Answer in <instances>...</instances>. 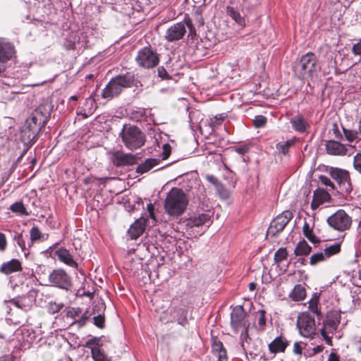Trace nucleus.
<instances>
[{"mask_svg": "<svg viewBox=\"0 0 361 361\" xmlns=\"http://www.w3.org/2000/svg\"><path fill=\"white\" fill-rule=\"evenodd\" d=\"M135 80V74L129 71L112 78L102 90V98L111 100L119 96L125 89L132 87L134 85Z\"/></svg>", "mask_w": 361, "mask_h": 361, "instance_id": "1", "label": "nucleus"}, {"mask_svg": "<svg viewBox=\"0 0 361 361\" xmlns=\"http://www.w3.org/2000/svg\"><path fill=\"white\" fill-rule=\"evenodd\" d=\"M318 59L313 52L302 55L293 68L295 75L302 80L312 79L319 69Z\"/></svg>", "mask_w": 361, "mask_h": 361, "instance_id": "2", "label": "nucleus"}, {"mask_svg": "<svg viewBox=\"0 0 361 361\" xmlns=\"http://www.w3.org/2000/svg\"><path fill=\"white\" fill-rule=\"evenodd\" d=\"M188 200L183 191L177 188H172L166 197L164 209L171 216H179L186 209Z\"/></svg>", "mask_w": 361, "mask_h": 361, "instance_id": "3", "label": "nucleus"}, {"mask_svg": "<svg viewBox=\"0 0 361 361\" xmlns=\"http://www.w3.org/2000/svg\"><path fill=\"white\" fill-rule=\"evenodd\" d=\"M120 135L124 145L132 151L142 147L146 142L145 134L135 126H124Z\"/></svg>", "mask_w": 361, "mask_h": 361, "instance_id": "4", "label": "nucleus"}, {"mask_svg": "<svg viewBox=\"0 0 361 361\" xmlns=\"http://www.w3.org/2000/svg\"><path fill=\"white\" fill-rule=\"evenodd\" d=\"M49 118V115L43 112L42 107L37 108L32 114L31 117L26 121L24 133H28L27 137L30 140H34L38 133L47 124Z\"/></svg>", "mask_w": 361, "mask_h": 361, "instance_id": "5", "label": "nucleus"}, {"mask_svg": "<svg viewBox=\"0 0 361 361\" xmlns=\"http://www.w3.org/2000/svg\"><path fill=\"white\" fill-rule=\"evenodd\" d=\"M297 327L300 334L305 338H312L317 334L314 317L309 312H303L298 314Z\"/></svg>", "mask_w": 361, "mask_h": 361, "instance_id": "6", "label": "nucleus"}, {"mask_svg": "<svg viewBox=\"0 0 361 361\" xmlns=\"http://www.w3.org/2000/svg\"><path fill=\"white\" fill-rule=\"evenodd\" d=\"M138 66L149 69L156 67L159 63V55L151 46L140 49L135 57Z\"/></svg>", "mask_w": 361, "mask_h": 361, "instance_id": "7", "label": "nucleus"}, {"mask_svg": "<svg viewBox=\"0 0 361 361\" xmlns=\"http://www.w3.org/2000/svg\"><path fill=\"white\" fill-rule=\"evenodd\" d=\"M330 227L338 231L348 230L352 225V218L343 209H338L326 220Z\"/></svg>", "mask_w": 361, "mask_h": 361, "instance_id": "8", "label": "nucleus"}, {"mask_svg": "<svg viewBox=\"0 0 361 361\" xmlns=\"http://www.w3.org/2000/svg\"><path fill=\"white\" fill-rule=\"evenodd\" d=\"M49 281L51 286L66 290L73 286L71 276L62 268L54 269L49 275Z\"/></svg>", "mask_w": 361, "mask_h": 361, "instance_id": "9", "label": "nucleus"}, {"mask_svg": "<svg viewBox=\"0 0 361 361\" xmlns=\"http://www.w3.org/2000/svg\"><path fill=\"white\" fill-rule=\"evenodd\" d=\"M329 174L338 185L342 194L349 195L352 192L353 187L348 171L338 168H331Z\"/></svg>", "mask_w": 361, "mask_h": 361, "instance_id": "10", "label": "nucleus"}, {"mask_svg": "<svg viewBox=\"0 0 361 361\" xmlns=\"http://www.w3.org/2000/svg\"><path fill=\"white\" fill-rule=\"evenodd\" d=\"M293 217V214L289 210L284 211L281 214L277 215L271 221L267 235L271 237L278 236L279 234L283 231Z\"/></svg>", "mask_w": 361, "mask_h": 361, "instance_id": "11", "label": "nucleus"}, {"mask_svg": "<svg viewBox=\"0 0 361 361\" xmlns=\"http://www.w3.org/2000/svg\"><path fill=\"white\" fill-rule=\"evenodd\" d=\"M231 326L233 332L238 333L242 328H249L247 314L242 305H236L231 312Z\"/></svg>", "mask_w": 361, "mask_h": 361, "instance_id": "12", "label": "nucleus"}, {"mask_svg": "<svg viewBox=\"0 0 361 361\" xmlns=\"http://www.w3.org/2000/svg\"><path fill=\"white\" fill-rule=\"evenodd\" d=\"M113 164L117 167L132 166L136 164L137 157L132 154H126L117 150L112 154L111 158Z\"/></svg>", "mask_w": 361, "mask_h": 361, "instance_id": "13", "label": "nucleus"}, {"mask_svg": "<svg viewBox=\"0 0 361 361\" xmlns=\"http://www.w3.org/2000/svg\"><path fill=\"white\" fill-rule=\"evenodd\" d=\"M168 312L172 316L173 322H177L181 326H185L188 324V311L186 308L176 305L172 302L168 307Z\"/></svg>", "mask_w": 361, "mask_h": 361, "instance_id": "14", "label": "nucleus"}, {"mask_svg": "<svg viewBox=\"0 0 361 361\" xmlns=\"http://www.w3.org/2000/svg\"><path fill=\"white\" fill-rule=\"evenodd\" d=\"M185 32V23L182 22L177 23L168 28L165 38L168 42L177 41L182 39Z\"/></svg>", "mask_w": 361, "mask_h": 361, "instance_id": "15", "label": "nucleus"}, {"mask_svg": "<svg viewBox=\"0 0 361 361\" xmlns=\"http://www.w3.org/2000/svg\"><path fill=\"white\" fill-rule=\"evenodd\" d=\"M289 345V341L282 334L276 336L269 345L268 349L270 353L277 354L285 353Z\"/></svg>", "mask_w": 361, "mask_h": 361, "instance_id": "16", "label": "nucleus"}, {"mask_svg": "<svg viewBox=\"0 0 361 361\" xmlns=\"http://www.w3.org/2000/svg\"><path fill=\"white\" fill-rule=\"evenodd\" d=\"M54 256L66 265L78 269V263L73 259L70 251L65 247H60L54 252Z\"/></svg>", "mask_w": 361, "mask_h": 361, "instance_id": "17", "label": "nucleus"}, {"mask_svg": "<svg viewBox=\"0 0 361 361\" xmlns=\"http://www.w3.org/2000/svg\"><path fill=\"white\" fill-rule=\"evenodd\" d=\"M15 47L11 42L0 39V63L4 64L15 56Z\"/></svg>", "mask_w": 361, "mask_h": 361, "instance_id": "18", "label": "nucleus"}, {"mask_svg": "<svg viewBox=\"0 0 361 361\" xmlns=\"http://www.w3.org/2000/svg\"><path fill=\"white\" fill-rule=\"evenodd\" d=\"M326 153L334 156H344L347 154V147L336 140H328L325 144Z\"/></svg>", "mask_w": 361, "mask_h": 361, "instance_id": "19", "label": "nucleus"}, {"mask_svg": "<svg viewBox=\"0 0 361 361\" xmlns=\"http://www.w3.org/2000/svg\"><path fill=\"white\" fill-rule=\"evenodd\" d=\"M212 352L218 357V361H227V350L217 336L212 337Z\"/></svg>", "mask_w": 361, "mask_h": 361, "instance_id": "20", "label": "nucleus"}, {"mask_svg": "<svg viewBox=\"0 0 361 361\" xmlns=\"http://www.w3.org/2000/svg\"><path fill=\"white\" fill-rule=\"evenodd\" d=\"M331 196L328 192L323 189H317L314 191L311 208L316 210L320 205L329 202Z\"/></svg>", "mask_w": 361, "mask_h": 361, "instance_id": "21", "label": "nucleus"}, {"mask_svg": "<svg viewBox=\"0 0 361 361\" xmlns=\"http://www.w3.org/2000/svg\"><path fill=\"white\" fill-rule=\"evenodd\" d=\"M22 269V264L18 259H12L5 262L0 267V272L5 275L20 271Z\"/></svg>", "mask_w": 361, "mask_h": 361, "instance_id": "22", "label": "nucleus"}, {"mask_svg": "<svg viewBox=\"0 0 361 361\" xmlns=\"http://www.w3.org/2000/svg\"><path fill=\"white\" fill-rule=\"evenodd\" d=\"M146 219L140 218L132 224L128 231L131 239L138 238L145 231L146 226Z\"/></svg>", "mask_w": 361, "mask_h": 361, "instance_id": "23", "label": "nucleus"}, {"mask_svg": "<svg viewBox=\"0 0 361 361\" xmlns=\"http://www.w3.org/2000/svg\"><path fill=\"white\" fill-rule=\"evenodd\" d=\"M290 122L291 123L292 128L295 131L300 133H306L307 128H310V125L307 120L302 115H298L293 117Z\"/></svg>", "mask_w": 361, "mask_h": 361, "instance_id": "24", "label": "nucleus"}, {"mask_svg": "<svg viewBox=\"0 0 361 361\" xmlns=\"http://www.w3.org/2000/svg\"><path fill=\"white\" fill-rule=\"evenodd\" d=\"M341 322V315L337 312H333L328 315L326 319L323 322V327L333 333L336 331Z\"/></svg>", "mask_w": 361, "mask_h": 361, "instance_id": "25", "label": "nucleus"}, {"mask_svg": "<svg viewBox=\"0 0 361 361\" xmlns=\"http://www.w3.org/2000/svg\"><path fill=\"white\" fill-rule=\"evenodd\" d=\"M314 225L310 226L307 221H305L302 226V233L305 237L312 243L318 244L321 242V240L317 237L314 231Z\"/></svg>", "mask_w": 361, "mask_h": 361, "instance_id": "26", "label": "nucleus"}, {"mask_svg": "<svg viewBox=\"0 0 361 361\" xmlns=\"http://www.w3.org/2000/svg\"><path fill=\"white\" fill-rule=\"evenodd\" d=\"M159 164V159H147L143 163L137 166L136 172L140 174L147 173Z\"/></svg>", "mask_w": 361, "mask_h": 361, "instance_id": "27", "label": "nucleus"}, {"mask_svg": "<svg viewBox=\"0 0 361 361\" xmlns=\"http://www.w3.org/2000/svg\"><path fill=\"white\" fill-rule=\"evenodd\" d=\"M312 250V247L303 239L299 241L296 245L294 250V255L297 257L307 256L311 253Z\"/></svg>", "mask_w": 361, "mask_h": 361, "instance_id": "28", "label": "nucleus"}, {"mask_svg": "<svg viewBox=\"0 0 361 361\" xmlns=\"http://www.w3.org/2000/svg\"><path fill=\"white\" fill-rule=\"evenodd\" d=\"M226 13L239 26L244 27L245 26V20L241 16L240 12L232 6L226 7Z\"/></svg>", "mask_w": 361, "mask_h": 361, "instance_id": "29", "label": "nucleus"}, {"mask_svg": "<svg viewBox=\"0 0 361 361\" xmlns=\"http://www.w3.org/2000/svg\"><path fill=\"white\" fill-rule=\"evenodd\" d=\"M295 142H296V138L293 137V138L288 140L285 142H278L276 145V149H277V151L279 153L286 156L288 154L290 148L295 145Z\"/></svg>", "mask_w": 361, "mask_h": 361, "instance_id": "30", "label": "nucleus"}, {"mask_svg": "<svg viewBox=\"0 0 361 361\" xmlns=\"http://www.w3.org/2000/svg\"><path fill=\"white\" fill-rule=\"evenodd\" d=\"M210 219V216L207 214H201L197 216L190 218L188 221V225L191 227H199L202 226Z\"/></svg>", "mask_w": 361, "mask_h": 361, "instance_id": "31", "label": "nucleus"}, {"mask_svg": "<svg viewBox=\"0 0 361 361\" xmlns=\"http://www.w3.org/2000/svg\"><path fill=\"white\" fill-rule=\"evenodd\" d=\"M289 296L294 301L303 300L306 297V290L302 285H296Z\"/></svg>", "mask_w": 361, "mask_h": 361, "instance_id": "32", "label": "nucleus"}, {"mask_svg": "<svg viewBox=\"0 0 361 361\" xmlns=\"http://www.w3.org/2000/svg\"><path fill=\"white\" fill-rule=\"evenodd\" d=\"M91 354L94 361H111L100 347L92 348Z\"/></svg>", "mask_w": 361, "mask_h": 361, "instance_id": "33", "label": "nucleus"}, {"mask_svg": "<svg viewBox=\"0 0 361 361\" xmlns=\"http://www.w3.org/2000/svg\"><path fill=\"white\" fill-rule=\"evenodd\" d=\"M341 251V243H336L333 245L327 246L324 250V255L326 256L327 259L330 258L332 256L338 255Z\"/></svg>", "mask_w": 361, "mask_h": 361, "instance_id": "34", "label": "nucleus"}, {"mask_svg": "<svg viewBox=\"0 0 361 361\" xmlns=\"http://www.w3.org/2000/svg\"><path fill=\"white\" fill-rule=\"evenodd\" d=\"M343 131L345 139L348 142H353L354 141H361V135L358 130H350L343 128Z\"/></svg>", "mask_w": 361, "mask_h": 361, "instance_id": "35", "label": "nucleus"}, {"mask_svg": "<svg viewBox=\"0 0 361 361\" xmlns=\"http://www.w3.org/2000/svg\"><path fill=\"white\" fill-rule=\"evenodd\" d=\"M288 256L286 247H280L276 251L274 256L275 264L279 265L283 261L286 260Z\"/></svg>", "mask_w": 361, "mask_h": 361, "instance_id": "36", "label": "nucleus"}, {"mask_svg": "<svg viewBox=\"0 0 361 361\" xmlns=\"http://www.w3.org/2000/svg\"><path fill=\"white\" fill-rule=\"evenodd\" d=\"M13 212L20 214V215L28 216L30 214L22 202H16L11 204L9 208Z\"/></svg>", "mask_w": 361, "mask_h": 361, "instance_id": "37", "label": "nucleus"}, {"mask_svg": "<svg viewBox=\"0 0 361 361\" xmlns=\"http://www.w3.org/2000/svg\"><path fill=\"white\" fill-rule=\"evenodd\" d=\"M318 298L310 300L309 302V310L312 313L316 314L317 319L320 320L322 317V314L318 308Z\"/></svg>", "mask_w": 361, "mask_h": 361, "instance_id": "38", "label": "nucleus"}, {"mask_svg": "<svg viewBox=\"0 0 361 361\" xmlns=\"http://www.w3.org/2000/svg\"><path fill=\"white\" fill-rule=\"evenodd\" d=\"M327 259L326 256L324 255V252L314 253L310 257V264L312 266H315L318 263L324 262Z\"/></svg>", "mask_w": 361, "mask_h": 361, "instance_id": "39", "label": "nucleus"}, {"mask_svg": "<svg viewBox=\"0 0 361 361\" xmlns=\"http://www.w3.org/2000/svg\"><path fill=\"white\" fill-rule=\"evenodd\" d=\"M95 104V100L92 96L89 97L85 99V105L87 106V109H84V112L81 113L85 117H87L93 112V106Z\"/></svg>", "mask_w": 361, "mask_h": 361, "instance_id": "40", "label": "nucleus"}, {"mask_svg": "<svg viewBox=\"0 0 361 361\" xmlns=\"http://www.w3.org/2000/svg\"><path fill=\"white\" fill-rule=\"evenodd\" d=\"M258 315V329L259 331H264L266 327V311L264 310H259L257 312Z\"/></svg>", "mask_w": 361, "mask_h": 361, "instance_id": "41", "label": "nucleus"}, {"mask_svg": "<svg viewBox=\"0 0 361 361\" xmlns=\"http://www.w3.org/2000/svg\"><path fill=\"white\" fill-rule=\"evenodd\" d=\"M30 240L32 242L38 241L42 239L43 235L37 226H33L30 231Z\"/></svg>", "mask_w": 361, "mask_h": 361, "instance_id": "42", "label": "nucleus"}, {"mask_svg": "<svg viewBox=\"0 0 361 361\" xmlns=\"http://www.w3.org/2000/svg\"><path fill=\"white\" fill-rule=\"evenodd\" d=\"M243 331H242L240 334V342H241V346L243 349H245V344L249 343L251 341V338L248 334V329L249 328H243Z\"/></svg>", "mask_w": 361, "mask_h": 361, "instance_id": "43", "label": "nucleus"}, {"mask_svg": "<svg viewBox=\"0 0 361 361\" xmlns=\"http://www.w3.org/2000/svg\"><path fill=\"white\" fill-rule=\"evenodd\" d=\"M94 324L99 329H104L105 326V317L98 314L93 317Z\"/></svg>", "mask_w": 361, "mask_h": 361, "instance_id": "44", "label": "nucleus"}, {"mask_svg": "<svg viewBox=\"0 0 361 361\" xmlns=\"http://www.w3.org/2000/svg\"><path fill=\"white\" fill-rule=\"evenodd\" d=\"M226 118L224 114H218L211 118V125L214 127L220 126Z\"/></svg>", "mask_w": 361, "mask_h": 361, "instance_id": "45", "label": "nucleus"}, {"mask_svg": "<svg viewBox=\"0 0 361 361\" xmlns=\"http://www.w3.org/2000/svg\"><path fill=\"white\" fill-rule=\"evenodd\" d=\"M267 123V118L263 116H258L254 120V124L256 128H262Z\"/></svg>", "mask_w": 361, "mask_h": 361, "instance_id": "46", "label": "nucleus"}, {"mask_svg": "<svg viewBox=\"0 0 361 361\" xmlns=\"http://www.w3.org/2000/svg\"><path fill=\"white\" fill-rule=\"evenodd\" d=\"M100 338L99 337H93L90 339H89L85 344V346L86 348H92V345H94V347H100L102 345L99 344Z\"/></svg>", "mask_w": 361, "mask_h": 361, "instance_id": "47", "label": "nucleus"}, {"mask_svg": "<svg viewBox=\"0 0 361 361\" xmlns=\"http://www.w3.org/2000/svg\"><path fill=\"white\" fill-rule=\"evenodd\" d=\"M162 153L161 154L163 160L169 158L171 153V147L169 144H164L162 147Z\"/></svg>", "mask_w": 361, "mask_h": 361, "instance_id": "48", "label": "nucleus"}, {"mask_svg": "<svg viewBox=\"0 0 361 361\" xmlns=\"http://www.w3.org/2000/svg\"><path fill=\"white\" fill-rule=\"evenodd\" d=\"M172 316L168 312V308L160 315V320L164 323H173Z\"/></svg>", "mask_w": 361, "mask_h": 361, "instance_id": "49", "label": "nucleus"}, {"mask_svg": "<svg viewBox=\"0 0 361 361\" xmlns=\"http://www.w3.org/2000/svg\"><path fill=\"white\" fill-rule=\"evenodd\" d=\"M353 166L354 168L361 173V152L357 153L353 159Z\"/></svg>", "mask_w": 361, "mask_h": 361, "instance_id": "50", "label": "nucleus"}, {"mask_svg": "<svg viewBox=\"0 0 361 361\" xmlns=\"http://www.w3.org/2000/svg\"><path fill=\"white\" fill-rule=\"evenodd\" d=\"M321 336L325 342L330 346L333 345V341L331 337L329 336L326 333V329L325 328H322L320 330Z\"/></svg>", "mask_w": 361, "mask_h": 361, "instance_id": "51", "label": "nucleus"}, {"mask_svg": "<svg viewBox=\"0 0 361 361\" xmlns=\"http://www.w3.org/2000/svg\"><path fill=\"white\" fill-rule=\"evenodd\" d=\"M80 313L81 309L80 307H72L68 311L67 316L73 319L78 317Z\"/></svg>", "mask_w": 361, "mask_h": 361, "instance_id": "52", "label": "nucleus"}, {"mask_svg": "<svg viewBox=\"0 0 361 361\" xmlns=\"http://www.w3.org/2000/svg\"><path fill=\"white\" fill-rule=\"evenodd\" d=\"M319 178L320 182H321L323 185H326V186H329V187H331L332 189H334V183H333L331 182V180L328 177H326V176L321 175V176H319Z\"/></svg>", "mask_w": 361, "mask_h": 361, "instance_id": "53", "label": "nucleus"}, {"mask_svg": "<svg viewBox=\"0 0 361 361\" xmlns=\"http://www.w3.org/2000/svg\"><path fill=\"white\" fill-rule=\"evenodd\" d=\"M7 247V240L6 235L3 233H0V252H3L6 250Z\"/></svg>", "mask_w": 361, "mask_h": 361, "instance_id": "54", "label": "nucleus"}, {"mask_svg": "<svg viewBox=\"0 0 361 361\" xmlns=\"http://www.w3.org/2000/svg\"><path fill=\"white\" fill-rule=\"evenodd\" d=\"M303 349H304V348L302 345L301 343L297 342V341L294 343V344H293V353L295 355L301 356L302 354Z\"/></svg>", "mask_w": 361, "mask_h": 361, "instance_id": "55", "label": "nucleus"}, {"mask_svg": "<svg viewBox=\"0 0 361 361\" xmlns=\"http://www.w3.org/2000/svg\"><path fill=\"white\" fill-rule=\"evenodd\" d=\"M157 73L159 77H160L162 79L171 78L170 75H169L168 72L166 71L164 66L159 67L157 69Z\"/></svg>", "mask_w": 361, "mask_h": 361, "instance_id": "56", "label": "nucleus"}, {"mask_svg": "<svg viewBox=\"0 0 361 361\" xmlns=\"http://www.w3.org/2000/svg\"><path fill=\"white\" fill-rule=\"evenodd\" d=\"M331 130L334 135V138H336L338 140H341L343 138V135H342L341 133L340 132V130L338 129V126L336 123H334L333 125Z\"/></svg>", "mask_w": 361, "mask_h": 361, "instance_id": "57", "label": "nucleus"}, {"mask_svg": "<svg viewBox=\"0 0 361 361\" xmlns=\"http://www.w3.org/2000/svg\"><path fill=\"white\" fill-rule=\"evenodd\" d=\"M88 319L89 317L87 315V312H86L82 315V317L78 320H76L75 323L78 324L80 327H82L86 324V322Z\"/></svg>", "mask_w": 361, "mask_h": 361, "instance_id": "58", "label": "nucleus"}, {"mask_svg": "<svg viewBox=\"0 0 361 361\" xmlns=\"http://www.w3.org/2000/svg\"><path fill=\"white\" fill-rule=\"evenodd\" d=\"M249 146L247 145H243L239 147H235L234 150L239 154H245L249 151Z\"/></svg>", "mask_w": 361, "mask_h": 361, "instance_id": "59", "label": "nucleus"}, {"mask_svg": "<svg viewBox=\"0 0 361 361\" xmlns=\"http://www.w3.org/2000/svg\"><path fill=\"white\" fill-rule=\"evenodd\" d=\"M352 51L355 55L361 54V39L353 45Z\"/></svg>", "mask_w": 361, "mask_h": 361, "instance_id": "60", "label": "nucleus"}, {"mask_svg": "<svg viewBox=\"0 0 361 361\" xmlns=\"http://www.w3.org/2000/svg\"><path fill=\"white\" fill-rule=\"evenodd\" d=\"M25 300V298H20L19 299L15 300L13 301V304H15L17 307H18L20 309H24L26 306L24 304L23 301Z\"/></svg>", "mask_w": 361, "mask_h": 361, "instance_id": "61", "label": "nucleus"}, {"mask_svg": "<svg viewBox=\"0 0 361 361\" xmlns=\"http://www.w3.org/2000/svg\"><path fill=\"white\" fill-rule=\"evenodd\" d=\"M147 209L149 214V217L151 219H155V215H154V207L152 203H149L147 205Z\"/></svg>", "mask_w": 361, "mask_h": 361, "instance_id": "62", "label": "nucleus"}, {"mask_svg": "<svg viewBox=\"0 0 361 361\" xmlns=\"http://www.w3.org/2000/svg\"><path fill=\"white\" fill-rule=\"evenodd\" d=\"M328 361H340V356L332 351L329 355Z\"/></svg>", "mask_w": 361, "mask_h": 361, "instance_id": "63", "label": "nucleus"}, {"mask_svg": "<svg viewBox=\"0 0 361 361\" xmlns=\"http://www.w3.org/2000/svg\"><path fill=\"white\" fill-rule=\"evenodd\" d=\"M64 47L66 50H74L75 49V44L74 42L69 40L65 43Z\"/></svg>", "mask_w": 361, "mask_h": 361, "instance_id": "64", "label": "nucleus"}]
</instances>
